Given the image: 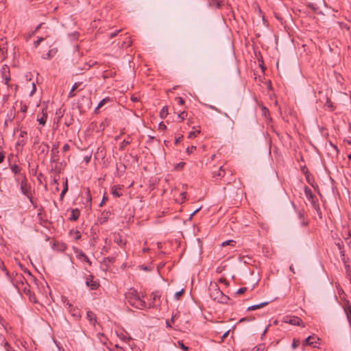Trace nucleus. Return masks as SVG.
Instances as JSON below:
<instances>
[{
  "mask_svg": "<svg viewBox=\"0 0 351 351\" xmlns=\"http://www.w3.org/2000/svg\"><path fill=\"white\" fill-rule=\"evenodd\" d=\"M66 304L69 309L73 307V305L69 301L66 302Z\"/></svg>",
  "mask_w": 351,
  "mask_h": 351,
  "instance_id": "obj_58",
  "label": "nucleus"
},
{
  "mask_svg": "<svg viewBox=\"0 0 351 351\" xmlns=\"http://www.w3.org/2000/svg\"><path fill=\"white\" fill-rule=\"evenodd\" d=\"M51 185H54L55 187V192H58L59 191V187H58V179L56 178H53L51 182Z\"/></svg>",
  "mask_w": 351,
  "mask_h": 351,
  "instance_id": "obj_26",
  "label": "nucleus"
},
{
  "mask_svg": "<svg viewBox=\"0 0 351 351\" xmlns=\"http://www.w3.org/2000/svg\"><path fill=\"white\" fill-rule=\"evenodd\" d=\"M200 133V130H195V131H193V132H191L189 134V138H194V137H196Z\"/></svg>",
  "mask_w": 351,
  "mask_h": 351,
  "instance_id": "obj_29",
  "label": "nucleus"
},
{
  "mask_svg": "<svg viewBox=\"0 0 351 351\" xmlns=\"http://www.w3.org/2000/svg\"><path fill=\"white\" fill-rule=\"evenodd\" d=\"M210 297L214 300L221 304H227L229 300V297L224 295L219 289H215L211 293Z\"/></svg>",
  "mask_w": 351,
  "mask_h": 351,
  "instance_id": "obj_2",
  "label": "nucleus"
},
{
  "mask_svg": "<svg viewBox=\"0 0 351 351\" xmlns=\"http://www.w3.org/2000/svg\"><path fill=\"white\" fill-rule=\"evenodd\" d=\"M285 322L294 326H301L302 327L305 326L302 319L296 316L287 317Z\"/></svg>",
  "mask_w": 351,
  "mask_h": 351,
  "instance_id": "obj_5",
  "label": "nucleus"
},
{
  "mask_svg": "<svg viewBox=\"0 0 351 351\" xmlns=\"http://www.w3.org/2000/svg\"><path fill=\"white\" fill-rule=\"evenodd\" d=\"M86 317L90 321V324L93 325L95 324L96 321V315L93 312L90 311H87Z\"/></svg>",
  "mask_w": 351,
  "mask_h": 351,
  "instance_id": "obj_13",
  "label": "nucleus"
},
{
  "mask_svg": "<svg viewBox=\"0 0 351 351\" xmlns=\"http://www.w3.org/2000/svg\"><path fill=\"white\" fill-rule=\"evenodd\" d=\"M195 149H196V147L195 146L188 147L186 148V152L189 154H191Z\"/></svg>",
  "mask_w": 351,
  "mask_h": 351,
  "instance_id": "obj_40",
  "label": "nucleus"
},
{
  "mask_svg": "<svg viewBox=\"0 0 351 351\" xmlns=\"http://www.w3.org/2000/svg\"><path fill=\"white\" fill-rule=\"evenodd\" d=\"M40 148L41 149V152H48V149H49V145L46 143H43Z\"/></svg>",
  "mask_w": 351,
  "mask_h": 351,
  "instance_id": "obj_32",
  "label": "nucleus"
},
{
  "mask_svg": "<svg viewBox=\"0 0 351 351\" xmlns=\"http://www.w3.org/2000/svg\"><path fill=\"white\" fill-rule=\"evenodd\" d=\"M67 191H68V184H67V178H66L65 182H64V189L60 193V197L61 199H62V198L64 197V196L65 193L67 192Z\"/></svg>",
  "mask_w": 351,
  "mask_h": 351,
  "instance_id": "obj_23",
  "label": "nucleus"
},
{
  "mask_svg": "<svg viewBox=\"0 0 351 351\" xmlns=\"http://www.w3.org/2000/svg\"><path fill=\"white\" fill-rule=\"evenodd\" d=\"M80 210L78 209H72L71 215L69 217V220L71 221H76L79 219L80 217Z\"/></svg>",
  "mask_w": 351,
  "mask_h": 351,
  "instance_id": "obj_11",
  "label": "nucleus"
},
{
  "mask_svg": "<svg viewBox=\"0 0 351 351\" xmlns=\"http://www.w3.org/2000/svg\"><path fill=\"white\" fill-rule=\"evenodd\" d=\"M184 164H185V163H184V162H180L179 164H178V165H177V167H177V168H182V167H184Z\"/></svg>",
  "mask_w": 351,
  "mask_h": 351,
  "instance_id": "obj_55",
  "label": "nucleus"
},
{
  "mask_svg": "<svg viewBox=\"0 0 351 351\" xmlns=\"http://www.w3.org/2000/svg\"><path fill=\"white\" fill-rule=\"evenodd\" d=\"M107 199H108V198L104 195V196L103 197L102 202H101V204H99V206H102V204L104 203V202H105L106 200H107Z\"/></svg>",
  "mask_w": 351,
  "mask_h": 351,
  "instance_id": "obj_57",
  "label": "nucleus"
},
{
  "mask_svg": "<svg viewBox=\"0 0 351 351\" xmlns=\"http://www.w3.org/2000/svg\"><path fill=\"white\" fill-rule=\"evenodd\" d=\"M180 196L182 197V199L184 201L186 199V192H182L180 193Z\"/></svg>",
  "mask_w": 351,
  "mask_h": 351,
  "instance_id": "obj_50",
  "label": "nucleus"
},
{
  "mask_svg": "<svg viewBox=\"0 0 351 351\" xmlns=\"http://www.w3.org/2000/svg\"><path fill=\"white\" fill-rule=\"evenodd\" d=\"M70 149V146L69 144H65L63 147H62V150L64 152H66L67 151H69Z\"/></svg>",
  "mask_w": 351,
  "mask_h": 351,
  "instance_id": "obj_44",
  "label": "nucleus"
},
{
  "mask_svg": "<svg viewBox=\"0 0 351 351\" xmlns=\"http://www.w3.org/2000/svg\"><path fill=\"white\" fill-rule=\"evenodd\" d=\"M300 341L299 339H293L291 347L293 349H295L300 346Z\"/></svg>",
  "mask_w": 351,
  "mask_h": 351,
  "instance_id": "obj_30",
  "label": "nucleus"
},
{
  "mask_svg": "<svg viewBox=\"0 0 351 351\" xmlns=\"http://www.w3.org/2000/svg\"><path fill=\"white\" fill-rule=\"evenodd\" d=\"M120 31H121V30H118V31H116V32H114L110 33V38H114V37H115V36L118 34V33H119Z\"/></svg>",
  "mask_w": 351,
  "mask_h": 351,
  "instance_id": "obj_49",
  "label": "nucleus"
},
{
  "mask_svg": "<svg viewBox=\"0 0 351 351\" xmlns=\"http://www.w3.org/2000/svg\"><path fill=\"white\" fill-rule=\"evenodd\" d=\"M82 84V82H75L73 84L70 92L69 93L68 97L69 98L73 97L75 96V93L74 91L77 89Z\"/></svg>",
  "mask_w": 351,
  "mask_h": 351,
  "instance_id": "obj_10",
  "label": "nucleus"
},
{
  "mask_svg": "<svg viewBox=\"0 0 351 351\" xmlns=\"http://www.w3.org/2000/svg\"><path fill=\"white\" fill-rule=\"evenodd\" d=\"M143 295H141L137 290L130 288L125 293V298L128 304L138 309L146 307V302L143 300Z\"/></svg>",
  "mask_w": 351,
  "mask_h": 351,
  "instance_id": "obj_1",
  "label": "nucleus"
},
{
  "mask_svg": "<svg viewBox=\"0 0 351 351\" xmlns=\"http://www.w3.org/2000/svg\"><path fill=\"white\" fill-rule=\"evenodd\" d=\"M309 201L311 202V204L312 205V206L317 210V211H319V204L317 202V199L316 197H315L313 199H309Z\"/></svg>",
  "mask_w": 351,
  "mask_h": 351,
  "instance_id": "obj_18",
  "label": "nucleus"
},
{
  "mask_svg": "<svg viewBox=\"0 0 351 351\" xmlns=\"http://www.w3.org/2000/svg\"><path fill=\"white\" fill-rule=\"evenodd\" d=\"M184 293V289H182L179 291H177L176 293H175V298L176 300H179L180 298V297L182 296V295Z\"/></svg>",
  "mask_w": 351,
  "mask_h": 351,
  "instance_id": "obj_34",
  "label": "nucleus"
},
{
  "mask_svg": "<svg viewBox=\"0 0 351 351\" xmlns=\"http://www.w3.org/2000/svg\"><path fill=\"white\" fill-rule=\"evenodd\" d=\"M69 312L76 319H79L81 317L79 310L73 306L69 309Z\"/></svg>",
  "mask_w": 351,
  "mask_h": 351,
  "instance_id": "obj_17",
  "label": "nucleus"
},
{
  "mask_svg": "<svg viewBox=\"0 0 351 351\" xmlns=\"http://www.w3.org/2000/svg\"><path fill=\"white\" fill-rule=\"evenodd\" d=\"M187 116V113L185 111H183L178 114V117L181 119V120H184L185 117Z\"/></svg>",
  "mask_w": 351,
  "mask_h": 351,
  "instance_id": "obj_36",
  "label": "nucleus"
},
{
  "mask_svg": "<svg viewBox=\"0 0 351 351\" xmlns=\"http://www.w3.org/2000/svg\"><path fill=\"white\" fill-rule=\"evenodd\" d=\"M159 128L161 130H165V129H166V125L162 122H161L159 124Z\"/></svg>",
  "mask_w": 351,
  "mask_h": 351,
  "instance_id": "obj_52",
  "label": "nucleus"
},
{
  "mask_svg": "<svg viewBox=\"0 0 351 351\" xmlns=\"http://www.w3.org/2000/svg\"><path fill=\"white\" fill-rule=\"evenodd\" d=\"M132 44V42L130 40H128V42H123V44H122V47H130Z\"/></svg>",
  "mask_w": 351,
  "mask_h": 351,
  "instance_id": "obj_46",
  "label": "nucleus"
},
{
  "mask_svg": "<svg viewBox=\"0 0 351 351\" xmlns=\"http://www.w3.org/2000/svg\"><path fill=\"white\" fill-rule=\"evenodd\" d=\"M51 58V51H49V52L46 54V56H44L43 58Z\"/></svg>",
  "mask_w": 351,
  "mask_h": 351,
  "instance_id": "obj_56",
  "label": "nucleus"
},
{
  "mask_svg": "<svg viewBox=\"0 0 351 351\" xmlns=\"http://www.w3.org/2000/svg\"><path fill=\"white\" fill-rule=\"evenodd\" d=\"M47 115L46 114H43L40 118H38V121L40 124L45 125L47 121Z\"/></svg>",
  "mask_w": 351,
  "mask_h": 351,
  "instance_id": "obj_27",
  "label": "nucleus"
},
{
  "mask_svg": "<svg viewBox=\"0 0 351 351\" xmlns=\"http://www.w3.org/2000/svg\"><path fill=\"white\" fill-rule=\"evenodd\" d=\"M308 7L311 8L314 12H316L318 10V7L316 5V4L313 3H309L308 4Z\"/></svg>",
  "mask_w": 351,
  "mask_h": 351,
  "instance_id": "obj_35",
  "label": "nucleus"
},
{
  "mask_svg": "<svg viewBox=\"0 0 351 351\" xmlns=\"http://www.w3.org/2000/svg\"><path fill=\"white\" fill-rule=\"evenodd\" d=\"M27 110V106L26 104H23L22 101H21V111L22 112H26Z\"/></svg>",
  "mask_w": 351,
  "mask_h": 351,
  "instance_id": "obj_37",
  "label": "nucleus"
},
{
  "mask_svg": "<svg viewBox=\"0 0 351 351\" xmlns=\"http://www.w3.org/2000/svg\"><path fill=\"white\" fill-rule=\"evenodd\" d=\"M111 215L112 213L110 210H104L99 218L100 223H102L106 222Z\"/></svg>",
  "mask_w": 351,
  "mask_h": 351,
  "instance_id": "obj_8",
  "label": "nucleus"
},
{
  "mask_svg": "<svg viewBox=\"0 0 351 351\" xmlns=\"http://www.w3.org/2000/svg\"><path fill=\"white\" fill-rule=\"evenodd\" d=\"M337 246L339 250V253L341 254V255L342 256H344V251L343 250V241H341V243L340 242H338L337 243Z\"/></svg>",
  "mask_w": 351,
  "mask_h": 351,
  "instance_id": "obj_28",
  "label": "nucleus"
},
{
  "mask_svg": "<svg viewBox=\"0 0 351 351\" xmlns=\"http://www.w3.org/2000/svg\"><path fill=\"white\" fill-rule=\"evenodd\" d=\"M27 134V132L25 131H21V133H20V136L21 137H24L25 136H26Z\"/></svg>",
  "mask_w": 351,
  "mask_h": 351,
  "instance_id": "obj_54",
  "label": "nucleus"
},
{
  "mask_svg": "<svg viewBox=\"0 0 351 351\" xmlns=\"http://www.w3.org/2000/svg\"><path fill=\"white\" fill-rule=\"evenodd\" d=\"M246 320H247V318H246V317H243V318H241V319L239 320V322H245Z\"/></svg>",
  "mask_w": 351,
  "mask_h": 351,
  "instance_id": "obj_64",
  "label": "nucleus"
},
{
  "mask_svg": "<svg viewBox=\"0 0 351 351\" xmlns=\"http://www.w3.org/2000/svg\"><path fill=\"white\" fill-rule=\"evenodd\" d=\"M206 106L207 108H208L209 109H211L213 110H215L219 113H222L221 110L219 108H217V107H215V106H213V105H210V104H206ZM223 114L224 116H226V117H229L228 114L226 113V112H223Z\"/></svg>",
  "mask_w": 351,
  "mask_h": 351,
  "instance_id": "obj_19",
  "label": "nucleus"
},
{
  "mask_svg": "<svg viewBox=\"0 0 351 351\" xmlns=\"http://www.w3.org/2000/svg\"><path fill=\"white\" fill-rule=\"evenodd\" d=\"M43 40V37L38 38V39L37 40L34 41V43L35 47H37Z\"/></svg>",
  "mask_w": 351,
  "mask_h": 351,
  "instance_id": "obj_41",
  "label": "nucleus"
},
{
  "mask_svg": "<svg viewBox=\"0 0 351 351\" xmlns=\"http://www.w3.org/2000/svg\"><path fill=\"white\" fill-rule=\"evenodd\" d=\"M21 191L22 193L27 196L30 202H32V197L30 193V186L27 184L25 177L23 178L21 182Z\"/></svg>",
  "mask_w": 351,
  "mask_h": 351,
  "instance_id": "obj_3",
  "label": "nucleus"
},
{
  "mask_svg": "<svg viewBox=\"0 0 351 351\" xmlns=\"http://www.w3.org/2000/svg\"><path fill=\"white\" fill-rule=\"evenodd\" d=\"M36 90V85L34 83H32V90L29 95L32 96L35 93Z\"/></svg>",
  "mask_w": 351,
  "mask_h": 351,
  "instance_id": "obj_47",
  "label": "nucleus"
},
{
  "mask_svg": "<svg viewBox=\"0 0 351 351\" xmlns=\"http://www.w3.org/2000/svg\"><path fill=\"white\" fill-rule=\"evenodd\" d=\"M110 99L109 97H106L104 99H103L99 104H98V106L96 108V110L101 108L103 106H104L105 104H106L108 101H109Z\"/></svg>",
  "mask_w": 351,
  "mask_h": 351,
  "instance_id": "obj_25",
  "label": "nucleus"
},
{
  "mask_svg": "<svg viewBox=\"0 0 351 351\" xmlns=\"http://www.w3.org/2000/svg\"><path fill=\"white\" fill-rule=\"evenodd\" d=\"M182 138V136H180V137H179V138H176V141H175V143H176V144L179 143V142H180V139H181Z\"/></svg>",
  "mask_w": 351,
  "mask_h": 351,
  "instance_id": "obj_60",
  "label": "nucleus"
},
{
  "mask_svg": "<svg viewBox=\"0 0 351 351\" xmlns=\"http://www.w3.org/2000/svg\"><path fill=\"white\" fill-rule=\"evenodd\" d=\"M199 209L200 208H197L195 211H193V213L191 214V216H193L194 215H195L199 210Z\"/></svg>",
  "mask_w": 351,
  "mask_h": 351,
  "instance_id": "obj_62",
  "label": "nucleus"
},
{
  "mask_svg": "<svg viewBox=\"0 0 351 351\" xmlns=\"http://www.w3.org/2000/svg\"><path fill=\"white\" fill-rule=\"evenodd\" d=\"M233 242H234V241H232V240L226 241H224L222 243V245L225 246V245H229L230 243H233Z\"/></svg>",
  "mask_w": 351,
  "mask_h": 351,
  "instance_id": "obj_51",
  "label": "nucleus"
},
{
  "mask_svg": "<svg viewBox=\"0 0 351 351\" xmlns=\"http://www.w3.org/2000/svg\"><path fill=\"white\" fill-rule=\"evenodd\" d=\"M326 105L327 107L331 108V110H333V106H332V104L330 101H327L326 103Z\"/></svg>",
  "mask_w": 351,
  "mask_h": 351,
  "instance_id": "obj_45",
  "label": "nucleus"
},
{
  "mask_svg": "<svg viewBox=\"0 0 351 351\" xmlns=\"http://www.w3.org/2000/svg\"><path fill=\"white\" fill-rule=\"evenodd\" d=\"M178 344H179V346L180 348L184 350V351H187L189 350V348L187 346H186L182 341H178Z\"/></svg>",
  "mask_w": 351,
  "mask_h": 351,
  "instance_id": "obj_33",
  "label": "nucleus"
},
{
  "mask_svg": "<svg viewBox=\"0 0 351 351\" xmlns=\"http://www.w3.org/2000/svg\"><path fill=\"white\" fill-rule=\"evenodd\" d=\"M247 287H241L237 290V291L236 292V294H239V295L243 294L247 291Z\"/></svg>",
  "mask_w": 351,
  "mask_h": 351,
  "instance_id": "obj_38",
  "label": "nucleus"
},
{
  "mask_svg": "<svg viewBox=\"0 0 351 351\" xmlns=\"http://www.w3.org/2000/svg\"><path fill=\"white\" fill-rule=\"evenodd\" d=\"M344 311L347 316L348 320L351 325V306L348 304L344 306Z\"/></svg>",
  "mask_w": 351,
  "mask_h": 351,
  "instance_id": "obj_14",
  "label": "nucleus"
},
{
  "mask_svg": "<svg viewBox=\"0 0 351 351\" xmlns=\"http://www.w3.org/2000/svg\"><path fill=\"white\" fill-rule=\"evenodd\" d=\"M176 99L178 100V103L180 105H183L184 104V100L182 97H176Z\"/></svg>",
  "mask_w": 351,
  "mask_h": 351,
  "instance_id": "obj_43",
  "label": "nucleus"
},
{
  "mask_svg": "<svg viewBox=\"0 0 351 351\" xmlns=\"http://www.w3.org/2000/svg\"><path fill=\"white\" fill-rule=\"evenodd\" d=\"M67 191H68V184H67V178H66L65 182H64V189L60 193V197L61 199H62V198L64 197V196L65 193L67 192Z\"/></svg>",
  "mask_w": 351,
  "mask_h": 351,
  "instance_id": "obj_22",
  "label": "nucleus"
},
{
  "mask_svg": "<svg viewBox=\"0 0 351 351\" xmlns=\"http://www.w3.org/2000/svg\"><path fill=\"white\" fill-rule=\"evenodd\" d=\"M4 154L3 152H0V163L3 162L4 159Z\"/></svg>",
  "mask_w": 351,
  "mask_h": 351,
  "instance_id": "obj_53",
  "label": "nucleus"
},
{
  "mask_svg": "<svg viewBox=\"0 0 351 351\" xmlns=\"http://www.w3.org/2000/svg\"><path fill=\"white\" fill-rule=\"evenodd\" d=\"M43 175L41 173H40L38 176V180H39L40 183L41 182V177H43Z\"/></svg>",
  "mask_w": 351,
  "mask_h": 351,
  "instance_id": "obj_59",
  "label": "nucleus"
},
{
  "mask_svg": "<svg viewBox=\"0 0 351 351\" xmlns=\"http://www.w3.org/2000/svg\"><path fill=\"white\" fill-rule=\"evenodd\" d=\"M131 143V141L128 140V139H124L122 143H121L120 146H119V149L120 150H123L125 147L126 145H129Z\"/></svg>",
  "mask_w": 351,
  "mask_h": 351,
  "instance_id": "obj_24",
  "label": "nucleus"
},
{
  "mask_svg": "<svg viewBox=\"0 0 351 351\" xmlns=\"http://www.w3.org/2000/svg\"><path fill=\"white\" fill-rule=\"evenodd\" d=\"M151 297L152 298V302L149 304V308L154 307L155 306L154 302H156L157 298H160V295L158 294V291L152 292L151 294Z\"/></svg>",
  "mask_w": 351,
  "mask_h": 351,
  "instance_id": "obj_16",
  "label": "nucleus"
},
{
  "mask_svg": "<svg viewBox=\"0 0 351 351\" xmlns=\"http://www.w3.org/2000/svg\"><path fill=\"white\" fill-rule=\"evenodd\" d=\"M86 285L91 290H96L99 286V283L94 280L92 274L87 275L86 277Z\"/></svg>",
  "mask_w": 351,
  "mask_h": 351,
  "instance_id": "obj_4",
  "label": "nucleus"
},
{
  "mask_svg": "<svg viewBox=\"0 0 351 351\" xmlns=\"http://www.w3.org/2000/svg\"><path fill=\"white\" fill-rule=\"evenodd\" d=\"M319 340V338L317 337L316 336L310 335L304 341L303 345L315 347L314 343H317V341Z\"/></svg>",
  "mask_w": 351,
  "mask_h": 351,
  "instance_id": "obj_7",
  "label": "nucleus"
},
{
  "mask_svg": "<svg viewBox=\"0 0 351 351\" xmlns=\"http://www.w3.org/2000/svg\"><path fill=\"white\" fill-rule=\"evenodd\" d=\"M58 147H59V145L56 144V143H55V144H53L52 145V148H51V162H57L59 160Z\"/></svg>",
  "mask_w": 351,
  "mask_h": 351,
  "instance_id": "obj_6",
  "label": "nucleus"
},
{
  "mask_svg": "<svg viewBox=\"0 0 351 351\" xmlns=\"http://www.w3.org/2000/svg\"><path fill=\"white\" fill-rule=\"evenodd\" d=\"M220 282H225L226 284H228V282H227V280L225 278H223V279L221 278L220 279Z\"/></svg>",
  "mask_w": 351,
  "mask_h": 351,
  "instance_id": "obj_63",
  "label": "nucleus"
},
{
  "mask_svg": "<svg viewBox=\"0 0 351 351\" xmlns=\"http://www.w3.org/2000/svg\"><path fill=\"white\" fill-rule=\"evenodd\" d=\"M304 193L306 195V197L309 200L311 199H313L315 197H316L312 192L311 189L308 188V186H306L304 189Z\"/></svg>",
  "mask_w": 351,
  "mask_h": 351,
  "instance_id": "obj_15",
  "label": "nucleus"
},
{
  "mask_svg": "<svg viewBox=\"0 0 351 351\" xmlns=\"http://www.w3.org/2000/svg\"><path fill=\"white\" fill-rule=\"evenodd\" d=\"M11 169H12V171L13 173H14V174L19 173L21 170L19 167L16 165H14L13 166H12Z\"/></svg>",
  "mask_w": 351,
  "mask_h": 351,
  "instance_id": "obj_31",
  "label": "nucleus"
},
{
  "mask_svg": "<svg viewBox=\"0 0 351 351\" xmlns=\"http://www.w3.org/2000/svg\"><path fill=\"white\" fill-rule=\"evenodd\" d=\"M121 191V188L119 186L114 185L112 188V194L116 197H119L122 195Z\"/></svg>",
  "mask_w": 351,
  "mask_h": 351,
  "instance_id": "obj_9",
  "label": "nucleus"
},
{
  "mask_svg": "<svg viewBox=\"0 0 351 351\" xmlns=\"http://www.w3.org/2000/svg\"><path fill=\"white\" fill-rule=\"evenodd\" d=\"M69 234L70 235L73 234L75 240H79L82 237L80 232L78 230H70Z\"/></svg>",
  "mask_w": 351,
  "mask_h": 351,
  "instance_id": "obj_20",
  "label": "nucleus"
},
{
  "mask_svg": "<svg viewBox=\"0 0 351 351\" xmlns=\"http://www.w3.org/2000/svg\"><path fill=\"white\" fill-rule=\"evenodd\" d=\"M230 330L226 331L223 333V335L221 337V341H223L228 335Z\"/></svg>",
  "mask_w": 351,
  "mask_h": 351,
  "instance_id": "obj_48",
  "label": "nucleus"
},
{
  "mask_svg": "<svg viewBox=\"0 0 351 351\" xmlns=\"http://www.w3.org/2000/svg\"><path fill=\"white\" fill-rule=\"evenodd\" d=\"M213 2L215 3V6L217 8H220L222 6V3L220 1L218 0H213Z\"/></svg>",
  "mask_w": 351,
  "mask_h": 351,
  "instance_id": "obj_42",
  "label": "nucleus"
},
{
  "mask_svg": "<svg viewBox=\"0 0 351 351\" xmlns=\"http://www.w3.org/2000/svg\"><path fill=\"white\" fill-rule=\"evenodd\" d=\"M269 303V302H265L260 303L258 304L252 305V306H249L247 310L248 311H254V310L258 309L261 307H263L265 306H267Z\"/></svg>",
  "mask_w": 351,
  "mask_h": 351,
  "instance_id": "obj_12",
  "label": "nucleus"
},
{
  "mask_svg": "<svg viewBox=\"0 0 351 351\" xmlns=\"http://www.w3.org/2000/svg\"><path fill=\"white\" fill-rule=\"evenodd\" d=\"M289 269L290 271H291L293 274H295V270H294V268H293V265H291L289 267Z\"/></svg>",
  "mask_w": 351,
  "mask_h": 351,
  "instance_id": "obj_61",
  "label": "nucleus"
},
{
  "mask_svg": "<svg viewBox=\"0 0 351 351\" xmlns=\"http://www.w3.org/2000/svg\"><path fill=\"white\" fill-rule=\"evenodd\" d=\"M175 317H176V315H173V316L171 317V321L167 320V321L166 322L167 327H169V328H171V324H170V323H171V322H172V323H173V322H174Z\"/></svg>",
  "mask_w": 351,
  "mask_h": 351,
  "instance_id": "obj_39",
  "label": "nucleus"
},
{
  "mask_svg": "<svg viewBox=\"0 0 351 351\" xmlns=\"http://www.w3.org/2000/svg\"><path fill=\"white\" fill-rule=\"evenodd\" d=\"M168 114L167 106H164L160 112V116L161 119H165Z\"/></svg>",
  "mask_w": 351,
  "mask_h": 351,
  "instance_id": "obj_21",
  "label": "nucleus"
}]
</instances>
